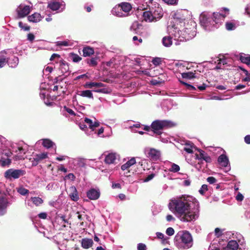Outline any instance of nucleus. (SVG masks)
<instances>
[{"label": "nucleus", "instance_id": "1", "mask_svg": "<svg viewBox=\"0 0 250 250\" xmlns=\"http://www.w3.org/2000/svg\"><path fill=\"white\" fill-rule=\"evenodd\" d=\"M168 208L181 221L188 222L196 220L199 215V204L196 199L182 195L170 200Z\"/></svg>", "mask_w": 250, "mask_h": 250}, {"label": "nucleus", "instance_id": "2", "mask_svg": "<svg viewBox=\"0 0 250 250\" xmlns=\"http://www.w3.org/2000/svg\"><path fill=\"white\" fill-rule=\"evenodd\" d=\"M225 15L219 13L203 12L200 16L201 25L206 31H211L218 27L224 21Z\"/></svg>", "mask_w": 250, "mask_h": 250}, {"label": "nucleus", "instance_id": "3", "mask_svg": "<svg viewBox=\"0 0 250 250\" xmlns=\"http://www.w3.org/2000/svg\"><path fill=\"white\" fill-rule=\"evenodd\" d=\"M190 24L192 26L191 27L188 28V25H187V27L182 30H180L175 25L171 27L168 26V30L171 35L174 37V40L180 42L188 41L194 38L196 35L195 29L196 23L195 22L191 21Z\"/></svg>", "mask_w": 250, "mask_h": 250}, {"label": "nucleus", "instance_id": "4", "mask_svg": "<svg viewBox=\"0 0 250 250\" xmlns=\"http://www.w3.org/2000/svg\"><path fill=\"white\" fill-rule=\"evenodd\" d=\"M174 243L179 250H188L193 244L192 235L187 231H179L175 236Z\"/></svg>", "mask_w": 250, "mask_h": 250}, {"label": "nucleus", "instance_id": "5", "mask_svg": "<svg viewBox=\"0 0 250 250\" xmlns=\"http://www.w3.org/2000/svg\"><path fill=\"white\" fill-rule=\"evenodd\" d=\"M163 9L158 4H155L154 7L149 8V10L144 12L143 17L146 22H156L160 20L163 16Z\"/></svg>", "mask_w": 250, "mask_h": 250}, {"label": "nucleus", "instance_id": "6", "mask_svg": "<svg viewBox=\"0 0 250 250\" xmlns=\"http://www.w3.org/2000/svg\"><path fill=\"white\" fill-rule=\"evenodd\" d=\"M174 125L175 124L169 120H157L152 123L151 127L154 130V133L160 135L161 134V132L159 131L160 130L171 127Z\"/></svg>", "mask_w": 250, "mask_h": 250}, {"label": "nucleus", "instance_id": "7", "mask_svg": "<svg viewBox=\"0 0 250 250\" xmlns=\"http://www.w3.org/2000/svg\"><path fill=\"white\" fill-rule=\"evenodd\" d=\"M26 172L22 169L10 168L4 173V176L7 179H16L24 175Z\"/></svg>", "mask_w": 250, "mask_h": 250}, {"label": "nucleus", "instance_id": "8", "mask_svg": "<svg viewBox=\"0 0 250 250\" xmlns=\"http://www.w3.org/2000/svg\"><path fill=\"white\" fill-rule=\"evenodd\" d=\"M0 153L1 154L0 166L2 167H8L11 163V159L10 158L12 155V152L9 149H3Z\"/></svg>", "mask_w": 250, "mask_h": 250}, {"label": "nucleus", "instance_id": "9", "mask_svg": "<svg viewBox=\"0 0 250 250\" xmlns=\"http://www.w3.org/2000/svg\"><path fill=\"white\" fill-rule=\"evenodd\" d=\"M32 7L25 4H20L16 9L17 18L21 19L27 16L31 12Z\"/></svg>", "mask_w": 250, "mask_h": 250}, {"label": "nucleus", "instance_id": "10", "mask_svg": "<svg viewBox=\"0 0 250 250\" xmlns=\"http://www.w3.org/2000/svg\"><path fill=\"white\" fill-rule=\"evenodd\" d=\"M144 152L147 158L153 161L159 160L161 156L160 151L153 148L146 147Z\"/></svg>", "mask_w": 250, "mask_h": 250}, {"label": "nucleus", "instance_id": "11", "mask_svg": "<svg viewBox=\"0 0 250 250\" xmlns=\"http://www.w3.org/2000/svg\"><path fill=\"white\" fill-rule=\"evenodd\" d=\"M120 156L116 153H109L105 155L104 161L107 165H115L119 161Z\"/></svg>", "mask_w": 250, "mask_h": 250}, {"label": "nucleus", "instance_id": "12", "mask_svg": "<svg viewBox=\"0 0 250 250\" xmlns=\"http://www.w3.org/2000/svg\"><path fill=\"white\" fill-rule=\"evenodd\" d=\"M65 7V4L57 0H51L48 3V7L52 11H56L57 12H62Z\"/></svg>", "mask_w": 250, "mask_h": 250}, {"label": "nucleus", "instance_id": "13", "mask_svg": "<svg viewBox=\"0 0 250 250\" xmlns=\"http://www.w3.org/2000/svg\"><path fill=\"white\" fill-rule=\"evenodd\" d=\"M217 161L220 166L226 168V172L229 171L230 170V166L229 163V158L225 154H223L219 156Z\"/></svg>", "mask_w": 250, "mask_h": 250}, {"label": "nucleus", "instance_id": "14", "mask_svg": "<svg viewBox=\"0 0 250 250\" xmlns=\"http://www.w3.org/2000/svg\"><path fill=\"white\" fill-rule=\"evenodd\" d=\"M87 197L91 200H96L99 199L100 196V191L99 189L90 188L86 192Z\"/></svg>", "mask_w": 250, "mask_h": 250}, {"label": "nucleus", "instance_id": "15", "mask_svg": "<svg viewBox=\"0 0 250 250\" xmlns=\"http://www.w3.org/2000/svg\"><path fill=\"white\" fill-rule=\"evenodd\" d=\"M239 245L237 240H231L229 241L227 246L223 248L225 250H242L238 248Z\"/></svg>", "mask_w": 250, "mask_h": 250}, {"label": "nucleus", "instance_id": "16", "mask_svg": "<svg viewBox=\"0 0 250 250\" xmlns=\"http://www.w3.org/2000/svg\"><path fill=\"white\" fill-rule=\"evenodd\" d=\"M69 196L70 199L73 201L76 202L79 200V196L78 192L75 186L70 187Z\"/></svg>", "mask_w": 250, "mask_h": 250}, {"label": "nucleus", "instance_id": "17", "mask_svg": "<svg viewBox=\"0 0 250 250\" xmlns=\"http://www.w3.org/2000/svg\"><path fill=\"white\" fill-rule=\"evenodd\" d=\"M241 236L240 234H238L237 232H234L232 231H227L224 232L223 238L224 239H227L228 241L231 238L234 239L233 240H238L239 238Z\"/></svg>", "mask_w": 250, "mask_h": 250}, {"label": "nucleus", "instance_id": "18", "mask_svg": "<svg viewBox=\"0 0 250 250\" xmlns=\"http://www.w3.org/2000/svg\"><path fill=\"white\" fill-rule=\"evenodd\" d=\"M42 17L39 13L35 12L34 14L28 16V21L30 22L37 23L42 20Z\"/></svg>", "mask_w": 250, "mask_h": 250}, {"label": "nucleus", "instance_id": "19", "mask_svg": "<svg viewBox=\"0 0 250 250\" xmlns=\"http://www.w3.org/2000/svg\"><path fill=\"white\" fill-rule=\"evenodd\" d=\"M119 5L121 7L124 14H125V16L128 15V13L132 9L131 4L128 2H123L119 4Z\"/></svg>", "mask_w": 250, "mask_h": 250}, {"label": "nucleus", "instance_id": "20", "mask_svg": "<svg viewBox=\"0 0 250 250\" xmlns=\"http://www.w3.org/2000/svg\"><path fill=\"white\" fill-rule=\"evenodd\" d=\"M47 153L45 152L36 154V155L34 156V157L33 158L34 160L32 161L33 165H37L40 161L45 159L46 158H47Z\"/></svg>", "mask_w": 250, "mask_h": 250}, {"label": "nucleus", "instance_id": "21", "mask_svg": "<svg viewBox=\"0 0 250 250\" xmlns=\"http://www.w3.org/2000/svg\"><path fill=\"white\" fill-rule=\"evenodd\" d=\"M111 13L113 15L119 17H125V14H124L119 4L112 9Z\"/></svg>", "mask_w": 250, "mask_h": 250}, {"label": "nucleus", "instance_id": "22", "mask_svg": "<svg viewBox=\"0 0 250 250\" xmlns=\"http://www.w3.org/2000/svg\"><path fill=\"white\" fill-rule=\"evenodd\" d=\"M104 84L102 83L87 82L84 84V87L87 88L94 89V88H100L104 87Z\"/></svg>", "mask_w": 250, "mask_h": 250}, {"label": "nucleus", "instance_id": "23", "mask_svg": "<svg viewBox=\"0 0 250 250\" xmlns=\"http://www.w3.org/2000/svg\"><path fill=\"white\" fill-rule=\"evenodd\" d=\"M199 151V154L197 156L198 159L203 160L207 163L211 162V158L204 151L200 150Z\"/></svg>", "mask_w": 250, "mask_h": 250}, {"label": "nucleus", "instance_id": "24", "mask_svg": "<svg viewBox=\"0 0 250 250\" xmlns=\"http://www.w3.org/2000/svg\"><path fill=\"white\" fill-rule=\"evenodd\" d=\"M136 163V161L135 158H131L130 160L127 161L125 164L121 166V169L123 170H125L134 164Z\"/></svg>", "mask_w": 250, "mask_h": 250}, {"label": "nucleus", "instance_id": "25", "mask_svg": "<svg viewBox=\"0 0 250 250\" xmlns=\"http://www.w3.org/2000/svg\"><path fill=\"white\" fill-rule=\"evenodd\" d=\"M93 240L91 239L84 238L82 240V246L84 249H89L93 245Z\"/></svg>", "mask_w": 250, "mask_h": 250}, {"label": "nucleus", "instance_id": "26", "mask_svg": "<svg viewBox=\"0 0 250 250\" xmlns=\"http://www.w3.org/2000/svg\"><path fill=\"white\" fill-rule=\"evenodd\" d=\"M19 152L18 155L15 156V160H21L24 159V155L26 153V150L22 147L18 146Z\"/></svg>", "mask_w": 250, "mask_h": 250}, {"label": "nucleus", "instance_id": "27", "mask_svg": "<svg viewBox=\"0 0 250 250\" xmlns=\"http://www.w3.org/2000/svg\"><path fill=\"white\" fill-rule=\"evenodd\" d=\"M240 60L243 63L250 65V55L241 53L240 54Z\"/></svg>", "mask_w": 250, "mask_h": 250}, {"label": "nucleus", "instance_id": "28", "mask_svg": "<svg viewBox=\"0 0 250 250\" xmlns=\"http://www.w3.org/2000/svg\"><path fill=\"white\" fill-rule=\"evenodd\" d=\"M10 67L14 68L17 66L19 63V58L17 57H13L8 60L7 62Z\"/></svg>", "mask_w": 250, "mask_h": 250}, {"label": "nucleus", "instance_id": "29", "mask_svg": "<svg viewBox=\"0 0 250 250\" xmlns=\"http://www.w3.org/2000/svg\"><path fill=\"white\" fill-rule=\"evenodd\" d=\"M83 55L84 57H88L93 54L94 53V49L89 46L83 47Z\"/></svg>", "mask_w": 250, "mask_h": 250}, {"label": "nucleus", "instance_id": "30", "mask_svg": "<svg viewBox=\"0 0 250 250\" xmlns=\"http://www.w3.org/2000/svg\"><path fill=\"white\" fill-rule=\"evenodd\" d=\"M82 97H86L89 99H93V95L91 91L89 90H83L80 92L79 94Z\"/></svg>", "mask_w": 250, "mask_h": 250}, {"label": "nucleus", "instance_id": "31", "mask_svg": "<svg viewBox=\"0 0 250 250\" xmlns=\"http://www.w3.org/2000/svg\"><path fill=\"white\" fill-rule=\"evenodd\" d=\"M162 43L165 46L169 47L172 44V38L170 36L164 37L162 39Z\"/></svg>", "mask_w": 250, "mask_h": 250}, {"label": "nucleus", "instance_id": "32", "mask_svg": "<svg viewBox=\"0 0 250 250\" xmlns=\"http://www.w3.org/2000/svg\"><path fill=\"white\" fill-rule=\"evenodd\" d=\"M32 203L36 206H39L42 204L43 202V200L39 197H34L31 198Z\"/></svg>", "mask_w": 250, "mask_h": 250}, {"label": "nucleus", "instance_id": "33", "mask_svg": "<svg viewBox=\"0 0 250 250\" xmlns=\"http://www.w3.org/2000/svg\"><path fill=\"white\" fill-rule=\"evenodd\" d=\"M42 144L43 146L47 148H49L53 146L54 145V143L49 139H45L42 140Z\"/></svg>", "mask_w": 250, "mask_h": 250}, {"label": "nucleus", "instance_id": "34", "mask_svg": "<svg viewBox=\"0 0 250 250\" xmlns=\"http://www.w3.org/2000/svg\"><path fill=\"white\" fill-rule=\"evenodd\" d=\"M182 77L184 79H191L195 77V74L192 72H184L182 73Z\"/></svg>", "mask_w": 250, "mask_h": 250}, {"label": "nucleus", "instance_id": "35", "mask_svg": "<svg viewBox=\"0 0 250 250\" xmlns=\"http://www.w3.org/2000/svg\"><path fill=\"white\" fill-rule=\"evenodd\" d=\"M70 57L71 60L74 62H78L82 60V58L81 57H80L78 55L74 53H71Z\"/></svg>", "mask_w": 250, "mask_h": 250}, {"label": "nucleus", "instance_id": "36", "mask_svg": "<svg viewBox=\"0 0 250 250\" xmlns=\"http://www.w3.org/2000/svg\"><path fill=\"white\" fill-rule=\"evenodd\" d=\"M193 147V146L190 145L188 143H186L184 149L188 153H192Z\"/></svg>", "mask_w": 250, "mask_h": 250}, {"label": "nucleus", "instance_id": "37", "mask_svg": "<svg viewBox=\"0 0 250 250\" xmlns=\"http://www.w3.org/2000/svg\"><path fill=\"white\" fill-rule=\"evenodd\" d=\"M169 170L172 172H177L180 170V167L174 163L172 164L171 167L169 169Z\"/></svg>", "mask_w": 250, "mask_h": 250}, {"label": "nucleus", "instance_id": "38", "mask_svg": "<svg viewBox=\"0 0 250 250\" xmlns=\"http://www.w3.org/2000/svg\"><path fill=\"white\" fill-rule=\"evenodd\" d=\"M17 191L21 195H26L29 193V190L28 189L22 187L19 188Z\"/></svg>", "mask_w": 250, "mask_h": 250}, {"label": "nucleus", "instance_id": "39", "mask_svg": "<svg viewBox=\"0 0 250 250\" xmlns=\"http://www.w3.org/2000/svg\"><path fill=\"white\" fill-rule=\"evenodd\" d=\"M224 230V229H221L218 228H216L214 230L215 235L217 237H219L220 236H222L223 237Z\"/></svg>", "mask_w": 250, "mask_h": 250}, {"label": "nucleus", "instance_id": "40", "mask_svg": "<svg viewBox=\"0 0 250 250\" xmlns=\"http://www.w3.org/2000/svg\"><path fill=\"white\" fill-rule=\"evenodd\" d=\"M87 62L90 66H94L97 64L96 59L94 58H92L90 59H88L87 61Z\"/></svg>", "mask_w": 250, "mask_h": 250}, {"label": "nucleus", "instance_id": "41", "mask_svg": "<svg viewBox=\"0 0 250 250\" xmlns=\"http://www.w3.org/2000/svg\"><path fill=\"white\" fill-rule=\"evenodd\" d=\"M226 28L228 30H233L235 28V25L232 22H227L226 23Z\"/></svg>", "mask_w": 250, "mask_h": 250}, {"label": "nucleus", "instance_id": "42", "mask_svg": "<svg viewBox=\"0 0 250 250\" xmlns=\"http://www.w3.org/2000/svg\"><path fill=\"white\" fill-rule=\"evenodd\" d=\"M19 26L24 31H29L30 29L29 26L26 24H24L21 21L19 22Z\"/></svg>", "mask_w": 250, "mask_h": 250}, {"label": "nucleus", "instance_id": "43", "mask_svg": "<svg viewBox=\"0 0 250 250\" xmlns=\"http://www.w3.org/2000/svg\"><path fill=\"white\" fill-rule=\"evenodd\" d=\"M57 46H68L69 45V42L68 41H58L55 42Z\"/></svg>", "mask_w": 250, "mask_h": 250}, {"label": "nucleus", "instance_id": "44", "mask_svg": "<svg viewBox=\"0 0 250 250\" xmlns=\"http://www.w3.org/2000/svg\"><path fill=\"white\" fill-rule=\"evenodd\" d=\"M174 18L175 20H179L180 22H181L182 21H184L185 19V17L184 16H181V14H180V12H178L176 14H175V15H174Z\"/></svg>", "mask_w": 250, "mask_h": 250}, {"label": "nucleus", "instance_id": "45", "mask_svg": "<svg viewBox=\"0 0 250 250\" xmlns=\"http://www.w3.org/2000/svg\"><path fill=\"white\" fill-rule=\"evenodd\" d=\"M208 186L204 184L202 186L201 188L199 190V192L201 194L204 195L205 192L208 190Z\"/></svg>", "mask_w": 250, "mask_h": 250}, {"label": "nucleus", "instance_id": "46", "mask_svg": "<svg viewBox=\"0 0 250 250\" xmlns=\"http://www.w3.org/2000/svg\"><path fill=\"white\" fill-rule=\"evenodd\" d=\"M181 83H183V84H184L187 87V89L189 90L193 91V90H195L196 89V88L194 86H193L190 84H188L187 83H185V82H184L182 81H181Z\"/></svg>", "mask_w": 250, "mask_h": 250}, {"label": "nucleus", "instance_id": "47", "mask_svg": "<svg viewBox=\"0 0 250 250\" xmlns=\"http://www.w3.org/2000/svg\"><path fill=\"white\" fill-rule=\"evenodd\" d=\"M8 62V60L4 57L0 58V68L3 67Z\"/></svg>", "mask_w": 250, "mask_h": 250}, {"label": "nucleus", "instance_id": "48", "mask_svg": "<svg viewBox=\"0 0 250 250\" xmlns=\"http://www.w3.org/2000/svg\"><path fill=\"white\" fill-rule=\"evenodd\" d=\"M164 2L169 5H176L178 0H163Z\"/></svg>", "mask_w": 250, "mask_h": 250}, {"label": "nucleus", "instance_id": "49", "mask_svg": "<svg viewBox=\"0 0 250 250\" xmlns=\"http://www.w3.org/2000/svg\"><path fill=\"white\" fill-rule=\"evenodd\" d=\"M84 121L85 123L87 124V125L89 126L90 129L92 128V125L93 121L92 120L88 119L87 118H85L84 120Z\"/></svg>", "mask_w": 250, "mask_h": 250}, {"label": "nucleus", "instance_id": "50", "mask_svg": "<svg viewBox=\"0 0 250 250\" xmlns=\"http://www.w3.org/2000/svg\"><path fill=\"white\" fill-rule=\"evenodd\" d=\"M146 246L144 243H139L137 245V250H146Z\"/></svg>", "mask_w": 250, "mask_h": 250}, {"label": "nucleus", "instance_id": "51", "mask_svg": "<svg viewBox=\"0 0 250 250\" xmlns=\"http://www.w3.org/2000/svg\"><path fill=\"white\" fill-rule=\"evenodd\" d=\"M77 164L80 167H83L85 166V163L83 159L79 158L77 160Z\"/></svg>", "mask_w": 250, "mask_h": 250}, {"label": "nucleus", "instance_id": "52", "mask_svg": "<svg viewBox=\"0 0 250 250\" xmlns=\"http://www.w3.org/2000/svg\"><path fill=\"white\" fill-rule=\"evenodd\" d=\"M161 59L160 58H155L152 60V63L155 65H158L161 63Z\"/></svg>", "mask_w": 250, "mask_h": 250}, {"label": "nucleus", "instance_id": "53", "mask_svg": "<svg viewBox=\"0 0 250 250\" xmlns=\"http://www.w3.org/2000/svg\"><path fill=\"white\" fill-rule=\"evenodd\" d=\"M166 233L169 236H172L174 233V230L172 228L169 227L166 230Z\"/></svg>", "mask_w": 250, "mask_h": 250}, {"label": "nucleus", "instance_id": "54", "mask_svg": "<svg viewBox=\"0 0 250 250\" xmlns=\"http://www.w3.org/2000/svg\"><path fill=\"white\" fill-rule=\"evenodd\" d=\"M207 181L210 184H213L217 182V180L214 177L212 176L208 177L207 179Z\"/></svg>", "mask_w": 250, "mask_h": 250}, {"label": "nucleus", "instance_id": "55", "mask_svg": "<svg viewBox=\"0 0 250 250\" xmlns=\"http://www.w3.org/2000/svg\"><path fill=\"white\" fill-rule=\"evenodd\" d=\"M63 108L70 115H73V116H75L76 115L74 111L72 109L66 107V106H64Z\"/></svg>", "mask_w": 250, "mask_h": 250}, {"label": "nucleus", "instance_id": "56", "mask_svg": "<svg viewBox=\"0 0 250 250\" xmlns=\"http://www.w3.org/2000/svg\"><path fill=\"white\" fill-rule=\"evenodd\" d=\"M155 176V174L154 173H151L147 176V177L144 179V181L145 182H147L150 180H152Z\"/></svg>", "mask_w": 250, "mask_h": 250}, {"label": "nucleus", "instance_id": "57", "mask_svg": "<svg viewBox=\"0 0 250 250\" xmlns=\"http://www.w3.org/2000/svg\"><path fill=\"white\" fill-rule=\"evenodd\" d=\"M245 14L250 17V3L247 5L245 8Z\"/></svg>", "mask_w": 250, "mask_h": 250}, {"label": "nucleus", "instance_id": "58", "mask_svg": "<svg viewBox=\"0 0 250 250\" xmlns=\"http://www.w3.org/2000/svg\"><path fill=\"white\" fill-rule=\"evenodd\" d=\"M137 72H138V74H143L145 75H146L147 76H150L149 72L148 70H138V71H137Z\"/></svg>", "mask_w": 250, "mask_h": 250}, {"label": "nucleus", "instance_id": "59", "mask_svg": "<svg viewBox=\"0 0 250 250\" xmlns=\"http://www.w3.org/2000/svg\"><path fill=\"white\" fill-rule=\"evenodd\" d=\"M166 220L167 222H174L175 220V218L170 214H168L166 216Z\"/></svg>", "mask_w": 250, "mask_h": 250}, {"label": "nucleus", "instance_id": "60", "mask_svg": "<svg viewBox=\"0 0 250 250\" xmlns=\"http://www.w3.org/2000/svg\"><path fill=\"white\" fill-rule=\"evenodd\" d=\"M236 200L238 201H242L244 199V196L239 192L236 196Z\"/></svg>", "mask_w": 250, "mask_h": 250}, {"label": "nucleus", "instance_id": "61", "mask_svg": "<svg viewBox=\"0 0 250 250\" xmlns=\"http://www.w3.org/2000/svg\"><path fill=\"white\" fill-rule=\"evenodd\" d=\"M97 88H94L93 91L97 93H106V89L104 88L102 89H96Z\"/></svg>", "mask_w": 250, "mask_h": 250}, {"label": "nucleus", "instance_id": "62", "mask_svg": "<svg viewBox=\"0 0 250 250\" xmlns=\"http://www.w3.org/2000/svg\"><path fill=\"white\" fill-rule=\"evenodd\" d=\"M208 250H225L224 248L220 250L218 248L216 247L214 244H211L208 248Z\"/></svg>", "mask_w": 250, "mask_h": 250}, {"label": "nucleus", "instance_id": "63", "mask_svg": "<svg viewBox=\"0 0 250 250\" xmlns=\"http://www.w3.org/2000/svg\"><path fill=\"white\" fill-rule=\"evenodd\" d=\"M35 39V36L32 33H29L27 35V40L32 42Z\"/></svg>", "mask_w": 250, "mask_h": 250}, {"label": "nucleus", "instance_id": "64", "mask_svg": "<svg viewBox=\"0 0 250 250\" xmlns=\"http://www.w3.org/2000/svg\"><path fill=\"white\" fill-rule=\"evenodd\" d=\"M244 141L247 144H250V135H246L244 138Z\"/></svg>", "mask_w": 250, "mask_h": 250}]
</instances>
